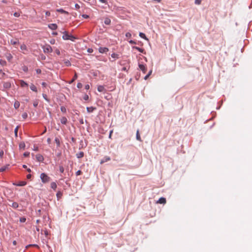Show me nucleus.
<instances>
[{
    "mask_svg": "<svg viewBox=\"0 0 252 252\" xmlns=\"http://www.w3.org/2000/svg\"><path fill=\"white\" fill-rule=\"evenodd\" d=\"M40 178L42 182L44 184L47 183L51 180V178L44 173H42L40 174Z\"/></svg>",
    "mask_w": 252,
    "mask_h": 252,
    "instance_id": "obj_1",
    "label": "nucleus"
},
{
    "mask_svg": "<svg viewBox=\"0 0 252 252\" xmlns=\"http://www.w3.org/2000/svg\"><path fill=\"white\" fill-rule=\"evenodd\" d=\"M63 38L64 40H70L72 41H74V40L76 39V37H75L72 35H69L67 32H65L63 35Z\"/></svg>",
    "mask_w": 252,
    "mask_h": 252,
    "instance_id": "obj_2",
    "label": "nucleus"
},
{
    "mask_svg": "<svg viewBox=\"0 0 252 252\" xmlns=\"http://www.w3.org/2000/svg\"><path fill=\"white\" fill-rule=\"evenodd\" d=\"M44 53H51L52 52V48L49 45H46L43 47Z\"/></svg>",
    "mask_w": 252,
    "mask_h": 252,
    "instance_id": "obj_3",
    "label": "nucleus"
},
{
    "mask_svg": "<svg viewBox=\"0 0 252 252\" xmlns=\"http://www.w3.org/2000/svg\"><path fill=\"white\" fill-rule=\"evenodd\" d=\"M139 67L140 69L144 73H145L147 71V67L146 65L139 63Z\"/></svg>",
    "mask_w": 252,
    "mask_h": 252,
    "instance_id": "obj_4",
    "label": "nucleus"
},
{
    "mask_svg": "<svg viewBox=\"0 0 252 252\" xmlns=\"http://www.w3.org/2000/svg\"><path fill=\"white\" fill-rule=\"evenodd\" d=\"M21 50L23 53L26 54L28 51L27 46L25 44H22L20 46Z\"/></svg>",
    "mask_w": 252,
    "mask_h": 252,
    "instance_id": "obj_5",
    "label": "nucleus"
},
{
    "mask_svg": "<svg viewBox=\"0 0 252 252\" xmlns=\"http://www.w3.org/2000/svg\"><path fill=\"white\" fill-rule=\"evenodd\" d=\"M10 44L13 45H17L19 44V40L18 39H12L9 42Z\"/></svg>",
    "mask_w": 252,
    "mask_h": 252,
    "instance_id": "obj_6",
    "label": "nucleus"
},
{
    "mask_svg": "<svg viewBox=\"0 0 252 252\" xmlns=\"http://www.w3.org/2000/svg\"><path fill=\"white\" fill-rule=\"evenodd\" d=\"M166 202V200L164 197H160L157 202V203L159 204H165Z\"/></svg>",
    "mask_w": 252,
    "mask_h": 252,
    "instance_id": "obj_7",
    "label": "nucleus"
},
{
    "mask_svg": "<svg viewBox=\"0 0 252 252\" xmlns=\"http://www.w3.org/2000/svg\"><path fill=\"white\" fill-rule=\"evenodd\" d=\"M48 27L52 30H55L57 29L58 26L56 24H50L48 25Z\"/></svg>",
    "mask_w": 252,
    "mask_h": 252,
    "instance_id": "obj_8",
    "label": "nucleus"
},
{
    "mask_svg": "<svg viewBox=\"0 0 252 252\" xmlns=\"http://www.w3.org/2000/svg\"><path fill=\"white\" fill-rule=\"evenodd\" d=\"M35 158L38 161H42L44 159L43 157L40 154L36 155Z\"/></svg>",
    "mask_w": 252,
    "mask_h": 252,
    "instance_id": "obj_9",
    "label": "nucleus"
},
{
    "mask_svg": "<svg viewBox=\"0 0 252 252\" xmlns=\"http://www.w3.org/2000/svg\"><path fill=\"white\" fill-rule=\"evenodd\" d=\"M108 51V49L106 47H100L99 48V52L101 53H106Z\"/></svg>",
    "mask_w": 252,
    "mask_h": 252,
    "instance_id": "obj_10",
    "label": "nucleus"
},
{
    "mask_svg": "<svg viewBox=\"0 0 252 252\" xmlns=\"http://www.w3.org/2000/svg\"><path fill=\"white\" fill-rule=\"evenodd\" d=\"M60 121L61 123L63 125H66L67 123V119L65 117H62L60 119Z\"/></svg>",
    "mask_w": 252,
    "mask_h": 252,
    "instance_id": "obj_11",
    "label": "nucleus"
},
{
    "mask_svg": "<svg viewBox=\"0 0 252 252\" xmlns=\"http://www.w3.org/2000/svg\"><path fill=\"white\" fill-rule=\"evenodd\" d=\"M110 160V158L109 157H105L101 161L100 164H103V163L108 161Z\"/></svg>",
    "mask_w": 252,
    "mask_h": 252,
    "instance_id": "obj_12",
    "label": "nucleus"
},
{
    "mask_svg": "<svg viewBox=\"0 0 252 252\" xmlns=\"http://www.w3.org/2000/svg\"><path fill=\"white\" fill-rule=\"evenodd\" d=\"M3 87L5 89H9L11 87V83L9 82L3 83Z\"/></svg>",
    "mask_w": 252,
    "mask_h": 252,
    "instance_id": "obj_13",
    "label": "nucleus"
},
{
    "mask_svg": "<svg viewBox=\"0 0 252 252\" xmlns=\"http://www.w3.org/2000/svg\"><path fill=\"white\" fill-rule=\"evenodd\" d=\"M104 23L107 25H109L111 23V20L109 18H105L104 19Z\"/></svg>",
    "mask_w": 252,
    "mask_h": 252,
    "instance_id": "obj_14",
    "label": "nucleus"
},
{
    "mask_svg": "<svg viewBox=\"0 0 252 252\" xmlns=\"http://www.w3.org/2000/svg\"><path fill=\"white\" fill-rule=\"evenodd\" d=\"M51 188L55 190L57 188V185L55 182H52L50 185Z\"/></svg>",
    "mask_w": 252,
    "mask_h": 252,
    "instance_id": "obj_15",
    "label": "nucleus"
},
{
    "mask_svg": "<svg viewBox=\"0 0 252 252\" xmlns=\"http://www.w3.org/2000/svg\"><path fill=\"white\" fill-rule=\"evenodd\" d=\"M76 157L78 158H83L84 157V153L83 152H80L76 154Z\"/></svg>",
    "mask_w": 252,
    "mask_h": 252,
    "instance_id": "obj_16",
    "label": "nucleus"
},
{
    "mask_svg": "<svg viewBox=\"0 0 252 252\" xmlns=\"http://www.w3.org/2000/svg\"><path fill=\"white\" fill-rule=\"evenodd\" d=\"M20 85L22 87H27L28 86V84L27 83H26L25 81H24L23 80H20Z\"/></svg>",
    "mask_w": 252,
    "mask_h": 252,
    "instance_id": "obj_17",
    "label": "nucleus"
},
{
    "mask_svg": "<svg viewBox=\"0 0 252 252\" xmlns=\"http://www.w3.org/2000/svg\"><path fill=\"white\" fill-rule=\"evenodd\" d=\"M27 183L25 181H21L18 184H15L17 186H24L26 185Z\"/></svg>",
    "mask_w": 252,
    "mask_h": 252,
    "instance_id": "obj_18",
    "label": "nucleus"
},
{
    "mask_svg": "<svg viewBox=\"0 0 252 252\" xmlns=\"http://www.w3.org/2000/svg\"><path fill=\"white\" fill-rule=\"evenodd\" d=\"M30 88L33 92H37V91L36 86L35 85H34L33 84H32L31 85Z\"/></svg>",
    "mask_w": 252,
    "mask_h": 252,
    "instance_id": "obj_19",
    "label": "nucleus"
},
{
    "mask_svg": "<svg viewBox=\"0 0 252 252\" xmlns=\"http://www.w3.org/2000/svg\"><path fill=\"white\" fill-rule=\"evenodd\" d=\"M139 36L140 37H141L146 40H148V39L147 38L146 36L145 35V34L144 33L140 32Z\"/></svg>",
    "mask_w": 252,
    "mask_h": 252,
    "instance_id": "obj_20",
    "label": "nucleus"
},
{
    "mask_svg": "<svg viewBox=\"0 0 252 252\" xmlns=\"http://www.w3.org/2000/svg\"><path fill=\"white\" fill-rule=\"evenodd\" d=\"M20 106V102L18 101H16L14 104V107L15 109H18Z\"/></svg>",
    "mask_w": 252,
    "mask_h": 252,
    "instance_id": "obj_21",
    "label": "nucleus"
},
{
    "mask_svg": "<svg viewBox=\"0 0 252 252\" xmlns=\"http://www.w3.org/2000/svg\"><path fill=\"white\" fill-rule=\"evenodd\" d=\"M136 139L138 141H141V139L138 130H137L136 132Z\"/></svg>",
    "mask_w": 252,
    "mask_h": 252,
    "instance_id": "obj_22",
    "label": "nucleus"
},
{
    "mask_svg": "<svg viewBox=\"0 0 252 252\" xmlns=\"http://www.w3.org/2000/svg\"><path fill=\"white\" fill-rule=\"evenodd\" d=\"M95 109L93 107H90L87 108V110L88 113H91Z\"/></svg>",
    "mask_w": 252,
    "mask_h": 252,
    "instance_id": "obj_23",
    "label": "nucleus"
},
{
    "mask_svg": "<svg viewBox=\"0 0 252 252\" xmlns=\"http://www.w3.org/2000/svg\"><path fill=\"white\" fill-rule=\"evenodd\" d=\"M133 48L135 49L136 50H138L139 52L141 53H143L144 51V49L137 46H134L133 47Z\"/></svg>",
    "mask_w": 252,
    "mask_h": 252,
    "instance_id": "obj_24",
    "label": "nucleus"
},
{
    "mask_svg": "<svg viewBox=\"0 0 252 252\" xmlns=\"http://www.w3.org/2000/svg\"><path fill=\"white\" fill-rule=\"evenodd\" d=\"M104 90V88L102 86H98L97 87V91L99 92H102Z\"/></svg>",
    "mask_w": 252,
    "mask_h": 252,
    "instance_id": "obj_25",
    "label": "nucleus"
},
{
    "mask_svg": "<svg viewBox=\"0 0 252 252\" xmlns=\"http://www.w3.org/2000/svg\"><path fill=\"white\" fill-rule=\"evenodd\" d=\"M56 196L58 198V200H59V199H60L62 197V193L60 191H59L57 192V193L56 194Z\"/></svg>",
    "mask_w": 252,
    "mask_h": 252,
    "instance_id": "obj_26",
    "label": "nucleus"
},
{
    "mask_svg": "<svg viewBox=\"0 0 252 252\" xmlns=\"http://www.w3.org/2000/svg\"><path fill=\"white\" fill-rule=\"evenodd\" d=\"M57 11H58L59 12H60V13H64V14H68V12L64 10L63 9H58L57 10Z\"/></svg>",
    "mask_w": 252,
    "mask_h": 252,
    "instance_id": "obj_27",
    "label": "nucleus"
},
{
    "mask_svg": "<svg viewBox=\"0 0 252 252\" xmlns=\"http://www.w3.org/2000/svg\"><path fill=\"white\" fill-rule=\"evenodd\" d=\"M55 143L57 144V147L60 146V141L58 137H56L55 139Z\"/></svg>",
    "mask_w": 252,
    "mask_h": 252,
    "instance_id": "obj_28",
    "label": "nucleus"
},
{
    "mask_svg": "<svg viewBox=\"0 0 252 252\" xmlns=\"http://www.w3.org/2000/svg\"><path fill=\"white\" fill-rule=\"evenodd\" d=\"M12 207L13 208L16 209L18 207L19 205L17 202H13L11 205Z\"/></svg>",
    "mask_w": 252,
    "mask_h": 252,
    "instance_id": "obj_29",
    "label": "nucleus"
},
{
    "mask_svg": "<svg viewBox=\"0 0 252 252\" xmlns=\"http://www.w3.org/2000/svg\"><path fill=\"white\" fill-rule=\"evenodd\" d=\"M77 78V74L75 73L73 78L72 79V80L69 82V84L72 83Z\"/></svg>",
    "mask_w": 252,
    "mask_h": 252,
    "instance_id": "obj_30",
    "label": "nucleus"
},
{
    "mask_svg": "<svg viewBox=\"0 0 252 252\" xmlns=\"http://www.w3.org/2000/svg\"><path fill=\"white\" fill-rule=\"evenodd\" d=\"M111 57L114 59H118L119 58V55L117 54L116 53H113L111 55Z\"/></svg>",
    "mask_w": 252,
    "mask_h": 252,
    "instance_id": "obj_31",
    "label": "nucleus"
},
{
    "mask_svg": "<svg viewBox=\"0 0 252 252\" xmlns=\"http://www.w3.org/2000/svg\"><path fill=\"white\" fill-rule=\"evenodd\" d=\"M152 72V70H150L148 74L145 76L144 79L145 80L149 78V77L150 76V75L151 74Z\"/></svg>",
    "mask_w": 252,
    "mask_h": 252,
    "instance_id": "obj_32",
    "label": "nucleus"
},
{
    "mask_svg": "<svg viewBox=\"0 0 252 252\" xmlns=\"http://www.w3.org/2000/svg\"><path fill=\"white\" fill-rule=\"evenodd\" d=\"M61 111L63 113H65L66 112V108L64 106H61Z\"/></svg>",
    "mask_w": 252,
    "mask_h": 252,
    "instance_id": "obj_33",
    "label": "nucleus"
},
{
    "mask_svg": "<svg viewBox=\"0 0 252 252\" xmlns=\"http://www.w3.org/2000/svg\"><path fill=\"white\" fill-rule=\"evenodd\" d=\"M19 221L21 222H25L26 221V218L25 217L20 218Z\"/></svg>",
    "mask_w": 252,
    "mask_h": 252,
    "instance_id": "obj_34",
    "label": "nucleus"
},
{
    "mask_svg": "<svg viewBox=\"0 0 252 252\" xmlns=\"http://www.w3.org/2000/svg\"><path fill=\"white\" fill-rule=\"evenodd\" d=\"M6 63L4 60H0V64L1 65H5L6 64Z\"/></svg>",
    "mask_w": 252,
    "mask_h": 252,
    "instance_id": "obj_35",
    "label": "nucleus"
},
{
    "mask_svg": "<svg viewBox=\"0 0 252 252\" xmlns=\"http://www.w3.org/2000/svg\"><path fill=\"white\" fill-rule=\"evenodd\" d=\"M25 147V144L24 143H21L20 144H19V148H22V149H24Z\"/></svg>",
    "mask_w": 252,
    "mask_h": 252,
    "instance_id": "obj_36",
    "label": "nucleus"
},
{
    "mask_svg": "<svg viewBox=\"0 0 252 252\" xmlns=\"http://www.w3.org/2000/svg\"><path fill=\"white\" fill-rule=\"evenodd\" d=\"M22 116L23 119H26L28 117V114L27 113H24Z\"/></svg>",
    "mask_w": 252,
    "mask_h": 252,
    "instance_id": "obj_37",
    "label": "nucleus"
},
{
    "mask_svg": "<svg viewBox=\"0 0 252 252\" xmlns=\"http://www.w3.org/2000/svg\"><path fill=\"white\" fill-rule=\"evenodd\" d=\"M59 170L61 173H63L64 172V168L62 166H60L59 167Z\"/></svg>",
    "mask_w": 252,
    "mask_h": 252,
    "instance_id": "obj_38",
    "label": "nucleus"
},
{
    "mask_svg": "<svg viewBox=\"0 0 252 252\" xmlns=\"http://www.w3.org/2000/svg\"><path fill=\"white\" fill-rule=\"evenodd\" d=\"M195 3L197 5H199L201 4V0H195Z\"/></svg>",
    "mask_w": 252,
    "mask_h": 252,
    "instance_id": "obj_39",
    "label": "nucleus"
},
{
    "mask_svg": "<svg viewBox=\"0 0 252 252\" xmlns=\"http://www.w3.org/2000/svg\"><path fill=\"white\" fill-rule=\"evenodd\" d=\"M23 156L25 157H28L30 156V153L29 152H25L23 154Z\"/></svg>",
    "mask_w": 252,
    "mask_h": 252,
    "instance_id": "obj_40",
    "label": "nucleus"
},
{
    "mask_svg": "<svg viewBox=\"0 0 252 252\" xmlns=\"http://www.w3.org/2000/svg\"><path fill=\"white\" fill-rule=\"evenodd\" d=\"M126 36L130 38L131 36V34L130 32H126Z\"/></svg>",
    "mask_w": 252,
    "mask_h": 252,
    "instance_id": "obj_41",
    "label": "nucleus"
},
{
    "mask_svg": "<svg viewBox=\"0 0 252 252\" xmlns=\"http://www.w3.org/2000/svg\"><path fill=\"white\" fill-rule=\"evenodd\" d=\"M82 173V171L81 170H78L76 172V176H79L81 175Z\"/></svg>",
    "mask_w": 252,
    "mask_h": 252,
    "instance_id": "obj_42",
    "label": "nucleus"
},
{
    "mask_svg": "<svg viewBox=\"0 0 252 252\" xmlns=\"http://www.w3.org/2000/svg\"><path fill=\"white\" fill-rule=\"evenodd\" d=\"M18 128H19L18 126H17L14 130V133H15V134L16 136L17 135Z\"/></svg>",
    "mask_w": 252,
    "mask_h": 252,
    "instance_id": "obj_43",
    "label": "nucleus"
},
{
    "mask_svg": "<svg viewBox=\"0 0 252 252\" xmlns=\"http://www.w3.org/2000/svg\"><path fill=\"white\" fill-rule=\"evenodd\" d=\"M83 85L81 83H78L77 85V87L78 88H81L82 87Z\"/></svg>",
    "mask_w": 252,
    "mask_h": 252,
    "instance_id": "obj_44",
    "label": "nucleus"
},
{
    "mask_svg": "<svg viewBox=\"0 0 252 252\" xmlns=\"http://www.w3.org/2000/svg\"><path fill=\"white\" fill-rule=\"evenodd\" d=\"M33 150L35 151H37L38 150V147L37 146L34 145L33 146Z\"/></svg>",
    "mask_w": 252,
    "mask_h": 252,
    "instance_id": "obj_45",
    "label": "nucleus"
},
{
    "mask_svg": "<svg viewBox=\"0 0 252 252\" xmlns=\"http://www.w3.org/2000/svg\"><path fill=\"white\" fill-rule=\"evenodd\" d=\"M0 74L1 75V77H3L5 75V73L3 72L1 70H0Z\"/></svg>",
    "mask_w": 252,
    "mask_h": 252,
    "instance_id": "obj_46",
    "label": "nucleus"
},
{
    "mask_svg": "<svg viewBox=\"0 0 252 252\" xmlns=\"http://www.w3.org/2000/svg\"><path fill=\"white\" fill-rule=\"evenodd\" d=\"M89 99V96L87 94H85L84 96V99L85 100H88Z\"/></svg>",
    "mask_w": 252,
    "mask_h": 252,
    "instance_id": "obj_47",
    "label": "nucleus"
},
{
    "mask_svg": "<svg viewBox=\"0 0 252 252\" xmlns=\"http://www.w3.org/2000/svg\"><path fill=\"white\" fill-rule=\"evenodd\" d=\"M42 95H43V97H44V98L46 100H47V101H49V100H48L47 98V95H46V94H43Z\"/></svg>",
    "mask_w": 252,
    "mask_h": 252,
    "instance_id": "obj_48",
    "label": "nucleus"
},
{
    "mask_svg": "<svg viewBox=\"0 0 252 252\" xmlns=\"http://www.w3.org/2000/svg\"><path fill=\"white\" fill-rule=\"evenodd\" d=\"M65 63L66 66H69V65H71L70 63L68 61H67L65 62Z\"/></svg>",
    "mask_w": 252,
    "mask_h": 252,
    "instance_id": "obj_49",
    "label": "nucleus"
},
{
    "mask_svg": "<svg viewBox=\"0 0 252 252\" xmlns=\"http://www.w3.org/2000/svg\"><path fill=\"white\" fill-rule=\"evenodd\" d=\"M14 16L15 17H19V16H20V14H19V13H18V12H15V13H14Z\"/></svg>",
    "mask_w": 252,
    "mask_h": 252,
    "instance_id": "obj_50",
    "label": "nucleus"
},
{
    "mask_svg": "<svg viewBox=\"0 0 252 252\" xmlns=\"http://www.w3.org/2000/svg\"><path fill=\"white\" fill-rule=\"evenodd\" d=\"M3 154H4L3 151L2 150L0 151V157L2 158L3 156Z\"/></svg>",
    "mask_w": 252,
    "mask_h": 252,
    "instance_id": "obj_51",
    "label": "nucleus"
},
{
    "mask_svg": "<svg viewBox=\"0 0 252 252\" xmlns=\"http://www.w3.org/2000/svg\"><path fill=\"white\" fill-rule=\"evenodd\" d=\"M113 130H111L110 131L109 135V138H110V139L111 138L112 134V133H113Z\"/></svg>",
    "mask_w": 252,
    "mask_h": 252,
    "instance_id": "obj_52",
    "label": "nucleus"
},
{
    "mask_svg": "<svg viewBox=\"0 0 252 252\" xmlns=\"http://www.w3.org/2000/svg\"><path fill=\"white\" fill-rule=\"evenodd\" d=\"M82 16L84 18H88L89 17V15L86 14H83L82 15Z\"/></svg>",
    "mask_w": 252,
    "mask_h": 252,
    "instance_id": "obj_53",
    "label": "nucleus"
},
{
    "mask_svg": "<svg viewBox=\"0 0 252 252\" xmlns=\"http://www.w3.org/2000/svg\"><path fill=\"white\" fill-rule=\"evenodd\" d=\"M75 8L76 9H78L80 8V5L78 4H75Z\"/></svg>",
    "mask_w": 252,
    "mask_h": 252,
    "instance_id": "obj_54",
    "label": "nucleus"
},
{
    "mask_svg": "<svg viewBox=\"0 0 252 252\" xmlns=\"http://www.w3.org/2000/svg\"><path fill=\"white\" fill-rule=\"evenodd\" d=\"M55 52H56V54H57V55H60V50H59V49H56V50H55Z\"/></svg>",
    "mask_w": 252,
    "mask_h": 252,
    "instance_id": "obj_55",
    "label": "nucleus"
},
{
    "mask_svg": "<svg viewBox=\"0 0 252 252\" xmlns=\"http://www.w3.org/2000/svg\"><path fill=\"white\" fill-rule=\"evenodd\" d=\"M85 89L86 90H89L90 89V86L89 85L87 84V85H86L85 86Z\"/></svg>",
    "mask_w": 252,
    "mask_h": 252,
    "instance_id": "obj_56",
    "label": "nucleus"
},
{
    "mask_svg": "<svg viewBox=\"0 0 252 252\" xmlns=\"http://www.w3.org/2000/svg\"><path fill=\"white\" fill-rule=\"evenodd\" d=\"M45 15L46 16H49L50 15V13L49 11H46L45 12Z\"/></svg>",
    "mask_w": 252,
    "mask_h": 252,
    "instance_id": "obj_57",
    "label": "nucleus"
},
{
    "mask_svg": "<svg viewBox=\"0 0 252 252\" xmlns=\"http://www.w3.org/2000/svg\"><path fill=\"white\" fill-rule=\"evenodd\" d=\"M36 72L37 73L39 74V73H41V70L40 69H37L36 70Z\"/></svg>",
    "mask_w": 252,
    "mask_h": 252,
    "instance_id": "obj_58",
    "label": "nucleus"
},
{
    "mask_svg": "<svg viewBox=\"0 0 252 252\" xmlns=\"http://www.w3.org/2000/svg\"><path fill=\"white\" fill-rule=\"evenodd\" d=\"M6 169V167H2L0 168V172L4 171Z\"/></svg>",
    "mask_w": 252,
    "mask_h": 252,
    "instance_id": "obj_59",
    "label": "nucleus"
},
{
    "mask_svg": "<svg viewBox=\"0 0 252 252\" xmlns=\"http://www.w3.org/2000/svg\"><path fill=\"white\" fill-rule=\"evenodd\" d=\"M42 86L44 87H46L47 86V84L45 82H43L42 83Z\"/></svg>",
    "mask_w": 252,
    "mask_h": 252,
    "instance_id": "obj_60",
    "label": "nucleus"
},
{
    "mask_svg": "<svg viewBox=\"0 0 252 252\" xmlns=\"http://www.w3.org/2000/svg\"><path fill=\"white\" fill-rule=\"evenodd\" d=\"M129 42L130 44H135V42L132 40L129 41Z\"/></svg>",
    "mask_w": 252,
    "mask_h": 252,
    "instance_id": "obj_61",
    "label": "nucleus"
},
{
    "mask_svg": "<svg viewBox=\"0 0 252 252\" xmlns=\"http://www.w3.org/2000/svg\"><path fill=\"white\" fill-rule=\"evenodd\" d=\"M79 122L80 123V124H84V120L83 119H81L79 120Z\"/></svg>",
    "mask_w": 252,
    "mask_h": 252,
    "instance_id": "obj_62",
    "label": "nucleus"
},
{
    "mask_svg": "<svg viewBox=\"0 0 252 252\" xmlns=\"http://www.w3.org/2000/svg\"><path fill=\"white\" fill-rule=\"evenodd\" d=\"M31 176H32L31 174H28V175H27V178L28 179H30V178H31Z\"/></svg>",
    "mask_w": 252,
    "mask_h": 252,
    "instance_id": "obj_63",
    "label": "nucleus"
},
{
    "mask_svg": "<svg viewBox=\"0 0 252 252\" xmlns=\"http://www.w3.org/2000/svg\"><path fill=\"white\" fill-rule=\"evenodd\" d=\"M99 1H100L101 2H102V3H106V0H99Z\"/></svg>",
    "mask_w": 252,
    "mask_h": 252,
    "instance_id": "obj_64",
    "label": "nucleus"
}]
</instances>
